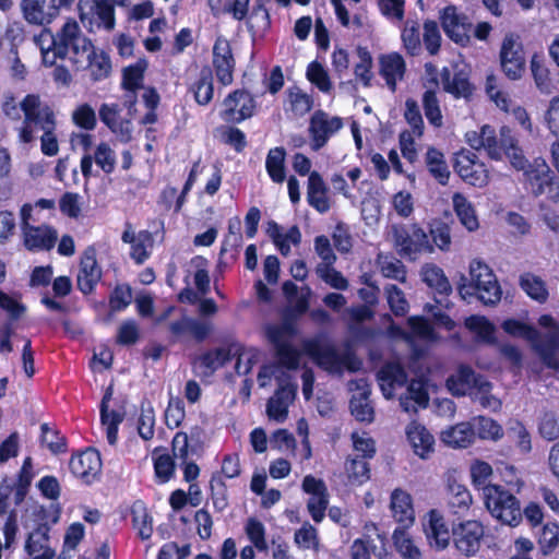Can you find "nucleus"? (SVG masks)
Here are the masks:
<instances>
[{
  "instance_id": "obj_1",
  "label": "nucleus",
  "mask_w": 559,
  "mask_h": 559,
  "mask_svg": "<svg viewBox=\"0 0 559 559\" xmlns=\"http://www.w3.org/2000/svg\"><path fill=\"white\" fill-rule=\"evenodd\" d=\"M465 138L471 147L485 150L492 159L499 160L506 155L515 169L523 171L526 187L533 194H545L552 202L559 201V182L554 179L547 163L536 158L528 164L510 128L502 127L498 139L495 129L486 124L479 131H468Z\"/></svg>"
},
{
  "instance_id": "obj_2",
  "label": "nucleus",
  "mask_w": 559,
  "mask_h": 559,
  "mask_svg": "<svg viewBox=\"0 0 559 559\" xmlns=\"http://www.w3.org/2000/svg\"><path fill=\"white\" fill-rule=\"evenodd\" d=\"M24 120L19 128V141L27 144L36 140V132L43 131L40 150L46 156H55L59 152L53 110L35 94L26 95L22 100Z\"/></svg>"
},
{
  "instance_id": "obj_3",
  "label": "nucleus",
  "mask_w": 559,
  "mask_h": 559,
  "mask_svg": "<svg viewBox=\"0 0 559 559\" xmlns=\"http://www.w3.org/2000/svg\"><path fill=\"white\" fill-rule=\"evenodd\" d=\"M296 333V326L292 322L270 325L266 329V336L275 347L280 365H266L260 369L258 383L261 388L269 385L273 377L280 385L286 384L288 381L284 379L286 373L283 367L289 370L298 368L301 354L292 345V340Z\"/></svg>"
},
{
  "instance_id": "obj_4",
  "label": "nucleus",
  "mask_w": 559,
  "mask_h": 559,
  "mask_svg": "<svg viewBox=\"0 0 559 559\" xmlns=\"http://www.w3.org/2000/svg\"><path fill=\"white\" fill-rule=\"evenodd\" d=\"M64 38L73 41L71 63L76 70H88L94 81L106 79L111 71L109 57L99 49H96L92 41L86 38L79 24L73 20L66 22Z\"/></svg>"
},
{
  "instance_id": "obj_5",
  "label": "nucleus",
  "mask_w": 559,
  "mask_h": 559,
  "mask_svg": "<svg viewBox=\"0 0 559 559\" xmlns=\"http://www.w3.org/2000/svg\"><path fill=\"white\" fill-rule=\"evenodd\" d=\"M389 235L399 254L409 260H417L423 253L433 252L428 234L418 224H393Z\"/></svg>"
},
{
  "instance_id": "obj_6",
  "label": "nucleus",
  "mask_w": 559,
  "mask_h": 559,
  "mask_svg": "<svg viewBox=\"0 0 559 559\" xmlns=\"http://www.w3.org/2000/svg\"><path fill=\"white\" fill-rule=\"evenodd\" d=\"M301 348L320 368L330 373H341L345 368L356 370L359 365L349 353L341 355L333 345L325 344L319 336L304 340Z\"/></svg>"
},
{
  "instance_id": "obj_7",
  "label": "nucleus",
  "mask_w": 559,
  "mask_h": 559,
  "mask_svg": "<svg viewBox=\"0 0 559 559\" xmlns=\"http://www.w3.org/2000/svg\"><path fill=\"white\" fill-rule=\"evenodd\" d=\"M471 285L462 284L459 287L460 295L466 299L467 296L474 295V290L478 299L485 305H492L500 300L501 290L490 267L478 259H474L469 263Z\"/></svg>"
},
{
  "instance_id": "obj_8",
  "label": "nucleus",
  "mask_w": 559,
  "mask_h": 559,
  "mask_svg": "<svg viewBox=\"0 0 559 559\" xmlns=\"http://www.w3.org/2000/svg\"><path fill=\"white\" fill-rule=\"evenodd\" d=\"M483 496L487 510L495 519L510 526H516L521 522L519 500L502 486H485Z\"/></svg>"
},
{
  "instance_id": "obj_9",
  "label": "nucleus",
  "mask_w": 559,
  "mask_h": 559,
  "mask_svg": "<svg viewBox=\"0 0 559 559\" xmlns=\"http://www.w3.org/2000/svg\"><path fill=\"white\" fill-rule=\"evenodd\" d=\"M500 63L504 74L511 80H519L525 70V58L520 37L507 34L500 49Z\"/></svg>"
},
{
  "instance_id": "obj_10",
  "label": "nucleus",
  "mask_w": 559,
  "mask_h": 559,
  "mask_svg": "<svg viewBox=\"0 0 559 559\" xmlns=\"http://www.w3.org/2000/svg\"><path fill=\"white\" fill-rule=\"evenodd\" d=\"M484 526L476 520H467L453 525L452 536L455 548L463 555L474 556L480 548Z\"/></svg>"
},
{
  "instance_id": "obj_11",
  "label": "nucleus",
  "mask_w": 559,
  "mask_h": 559,
  "mask_svg": "<svg viewBox=\"0 0 559 559\" xmlns=\"http://www.w3.org/2000/svg\"><path fill=\"white\" fill-rule=\"evenodd\" d=\"M80 17L91 26L110 31L115 26V9L108 0H79Z\"/></svg>"
},
{
  "instance_id": "obj_12",
  "label": "nucleus",
  "mask_w": 559,
  "mask_h": 559,
  "mask_svg": "<svg viewBox=\"0 0 559 559\" xmlns=\"http://www.w3.org/2000/svg\"><path fill=\"white\" fill-rule=\"evenodd\" d=\"M301 487L310 496L307 501L310 516L316 523L322 522L329 506V492L325 483L312 475H307L302 480Z\"/></svg>"
},
{
  "instance_id": "obj_13",
  "label": "nucleus",
  "mask_w": 559,
  "mask_h": 559,
  "mask_svg": "<svg viewBox=\"0 0 559 559\" xmlns=\"http://www.w3.org/2000/svg\"><path fill=\"white\" fill-rule=\"evenodd\" d=\"M343 128V121L340 117L330 116L323 110H317L309 123V133L312 139L311 147L314 151L320 150L326 144L329 139Z\"/></svg>"
},
{
  "instance_id": "obj_14",
  "label": "nucleus",
  "mask_w": 559,
  "mask_h": 559,
  "mask_svg": "<svg viewBox=\"0 0 559 559\" xmlns=\"http://www.w3.org/2000/svg\"><path fill=\"white\" fill-rule=\"evenodd\" d=\"M501 328L508 335L527 341L548 367L556 366L552 358L546 354L540 333L536 328L519 319H507L502 322Z\"/></svg>"
},
{
  "instance_id": "obj_15",
  "label": "nucleus",
  "mask_w": 559,
  "mask_h": 559,
  "mask_svg": "<svg viewBox=\"0 0 559 559\" xmlns=\"http://www.w3.org/2000/svg\"><path fill=\"white\" fill-rule=\"evenodd\" d=\"M454 168L459 176L472 186L484 187L488 182V170L483 163L476 160L475 154L469 151L456 154Z\"/></svg>"
},
{
  "instance_id": "obj_16",
  "label": "nucleus",
  "mask_w": 559,
  "mask_h": 559,
  "mask_svg": "<svg viewBox=\"0 0 559 559\" xmlns=\"http://www.w3.org/2000/svg\"><path fill=\"white\" fill-rule=\"evenodd\" d=\"M93 163L105 174H111L115 170L116 153L107 142H100L93 148L92 153L83 154L80 167L85 179L95 176Z\"/></svg>"
},
{
  "instance_id": "obj_17",
  "label": "nucleus",
  "mask_w": 559,
  "mask_h": 559,
  "mask_svg": "<svg viewBox=\"0 0 559 559\" xmlns=\"http://www.w3.org/2000/svg\"><path fill=\"white\" fill-rule=\"evenodd\" d=\"M423 530L430 548L444 550L451 539L443 515L438 510H430L423 520Z\"/></svg>"
},
{
  "instance_id": "obj_18",
  "label": "nucleus",
  "mask_w": 559,
  "mask_h": 559,
  "mask_svg": "<svg viewBox=\"0 0 559 559\" xmlns=\"http://www.w3.org/2000/svg\"><path fill=\"white\" fill-rule=\"evenodd\" d=\"M222 118L227 122H241L253 115L255 103L246 91H235L225 98Z\"/></svg>"
},
{
  "instance_id": "obj_19",
  "label": "nucleus",
  "mask_w": 559,
  "mask_h": 559,
  "mask_svg": "<svg viewBox=\"0 0 559 559\" xmlns=\"http://www.w3.org/2000/svg\"><path fill=\"white\" fill-rule=\"evenodd\" d=\"M72 474L85 484L93 483L102 472V460L98 451L87 449L73 455L69 463Z\"/></svg>"
},
{
  "instance_id": "obj_20",
  "label": "nucleus",
  "mask_w": 559,
  "mask_h": 559,
  "mask_svg": "<svg viewBox=\"0 0 559 559\" xmlns=\"http://www.w3.org/2000/svg\"><path fill=\"white\" fill-rule=\"evenodd\" d=\"M444 33L455 43L465 45L469 40L471 24L454 5L445 7L440 14Z\"/></svg>"
},
{
  "instance_id": "obj_21",
  "label": "nucleus",
  "mask_w": 559,
  "mask_h": 559,
  "mask_svg": "<svg viewBox=\"0 0 559 559\" xmlns=\"http://www.w3.org/2000/svg\"><path fill=\"white\" fill-rule=\"evenodd\" d=\"M348 389L353 392L350 399V411L357 420L372 421L373 407L369 401L370 389L365 378L355 379L348 382Z\"/></svg>"
},
{
  "instance_id": "obj_22",
  "label": "nucleus",
  "mask_w": 559,
  "mask_h": 559,
  "mask_svg": "<svg viewBox=\"0 0 559 559\" xmlns=\"http://www.w3.org/2000/svg\"><path fill=\"white\" fill-rule=\"evenodd\" d=\"M21 9L26 22L47 25L59 14L57 0H22Z\"/></svg>"
},
{
  "instance_id": "obj_23",
  "label": "nucleus",
  "mask_w": 559,
  "mask_h": 559,
  "mask_svg": "<svg viewBox=\"0 0 559 559\" xmlns=\"http://www.w3.org/2000/svg\"><path fill=\"white\" fill-rule=\"evenodd\" d=\"M379 74L385 81L391 92L396 91L397 84L403 81L406 72V63L397 52L380 55L378 58Z\"/></svg>"
},
{
  "instance_id": "obj_24",
  "label": "nucleus",
  "mask_w": 559,
  "mask_h": 559,
  "mask_svg": "<svg viewBox=\"0 0 559 559\" xmlns=\"http://www.w3.org/2000/svg\"><path fill=\"white\" fill-rule=\"evenodd\" d=\"M213 64L218 81L223 85H229L233 82V70L235 61L229 41L224 37H217L214 44Z\"/></svg>"
},
{
  "instance_id": "obj_25",
  "label": "nucleus",
  "mask_w": 559,
  "mask_h": 559,
  "mask_svg": "<svg viewBox=\"0 0 559 559\" xmlns=\"http://www.w3.org/2000/svg\"><path fill=\"white\" fill-rule=\"evenodd\" d=\"M121 239L124 243L131 246L130 255L138 264L148 259L153 248V237L150 231L141 230L135 233L131 225L127 224Z\"/></svg>"
},
{
  "instance_id": "obj_26",
  "label": "nucleus",
  "mask_w": 559,
  "mask_h": 559,
  "mask_svg": "<svg viewBox=\"0 0 559 559\" xmlns=\"http://www.w3.org/2000/svg\"><path fill=\"white\" fill-rule=\"evenodd\" d=\"M405 432L407 441L417 456L426 460L433 453L435 438L424 425L412 421L406 426Z\"/></svg>"
},
{
  "instance_id": "obj_27",
  "label": "nucleus",
  "mask_w": 559,
  "mask_h": 559,
  "mask_svg": "<svg viewBox=\"0 0 559 559\" xmlns=\"http://www.w3.org/2000/svg\"><path fill=\"white\" fill-rule=\"evenodd\" d=\"M22 234L24 246L29 251L50 250L58 238L57 231L48 225L24 227Z\"/></svg>"
},
{
  "instance_id": "obj_28",
  "label": "nucleus",
  "mask_w": 559,
  "mask_h": 559,
  "mask_svg": "<svg viewBox=\"0 0 559 559\" xmlns=\"http://www.w3.org/2000/svg\"><path fill=\"white\" fill-rule=\"evenodd\" d=\"M49 527L38 522L37 527L31 532L25 542L24 549L32 559H52L55 550L49 545Z\"/></svg>"
},
{
  "instance_id": "obj_29",
  "label": "nucleus",
  "mask_w": 559,
  "mask_h": 559,
  "mask_svg": "<svg viewBox=\"0 0 559 559\" xmlns=\"http://www.w3.org/2000/svg\"><path fill=\"white\" fill-rule=\"evenodd\" d=\"M102 276L100 267L97 264L95 251L87 249L84 251L80 270L78 273V286L83 294H90Z\"/></svg>"
},
{
  "instance_id": "obj_30",
  "label": "nucleus",
  "mask_w": 559,
  "mask_h": 559,
  "mask_svg": "<svg viewBox=\"0 0 559 559\" xmlns=\"http://www.w3.org/2000/svg\"><path fill=\"white\" fill-rule=\"evenodd\" d=\"M307 201L319 213H326L331 209L329 188L318 171H312L308 177Z\"/></svg>"
},
{
  "instance_id": "obj_31",
  "label": "nucleus",
  "mask_w": 559,
  "mask_h": 559,
  "mask_svg": "<svg viewBox=\"0 0 559 559\" xmlns=\"http://www.w3.org/2000/svg\"><path fill=\"white\" fill-rule=\"evenodd\" d=\"M407 376L399 362L385 364L377 373V380L385 399H391L395 390L406 383Z\"/></svg>"
},
{
  "instance_id": "obj_32",
  "label": "nucleus",
  "mask_w": 559,
  "mask_h": 559,
  "mask_svg": "<svg viewBox=\"0 0 559 559\" xmlns=\"http://www.w3.org/2000/svg\"><path fill=\"white\" fill-rule=\"evenodd\" d=\"M296 395V386L290 382L281 384L275 394L269 400L266 413L270 418L282 423L286 419L288 407Z\"/></svg>"
},
{
  "instance_id": "obj_33",
  "label": "nucleus",
  "mask_w": 559,
  "mask_h": 559,
  "mask_svg": "<svg viewBox=\"0 0 559 559\" xmlns=\"http://www.w3.org/2000/svg\"><path fill=\"white\" fill-rule=\"evenodd\" d=\"M390 509L394 520L402 524V527L412 526L415 521V510L412 496L400 488L391 493Z\"/></svg>"
},
{
  "instance_id": "obj_34",
  "label": "nucleus",
  "mask_w": 559,
  "mask_h": 559,
  "mask_svg": "<svg viewBox=\"0 0 559 559\" xmlns=\"http://www.w3.org/2000/svg\"><path fill=\"white\" fill-rule=\"evenodd\" d=\"M440 78L443 91L455 98H467L473 92L468 76L463 70L452 72L449 68H443L440 72Z\"/></svg>"
},
{
  "instance_id": "obj_35",
  "label": "nucleus",
  "mask_w": 559,
  "mask_h": 559,
  "mask_svg": "<svg viewBox=\"0 0 559 559\" xmlns=\"http://www.w3.org/2000/svg\"><path fill=\"white\" fill-rule=\"evenodd\" d=\"M392 543L402 559H423L419 542L408 532L407 527H396L392 533Z\"/></svg>"
},
{
  "instance_id": "obj_36",
  "label": "nucleus",
  "mask_w": 559,
  "mask_h": 559,
  "mask_svg": "<svg viewBox=\"0 0 559 559\" xmlns=\"http://www.w3.org/2000/svg\"><path fill=\"white\" fill-rule=\"evenodd\" d=\"M484 377L476 376L469 367L462 366L459 370L448 378L447 386L453 395L462 396L469 394L473 395L475 386L478 385V380Z\"/></svg>"
},
{
  "instance_id": "obj_37",
  "label": "nucleus",
  "mask_w": 559,
  "mask_h": 559,
  "mask_svg": "<svg viewBox=\"0 0 559 559\" xmlns=\"http://www.w3.org/2000/svg\"><path fill=\"white\" fill-rule=\"evenodd\" d=\"M266 233L280 252L284 255L290 253L292 245L297 246L301 240V234L297 226H292L285 231L277 223L269 222Z\"/></svg>"
},
{
  "instance_id": "obj_38",
  "label": "nucleus",
  "mask_w": 559,
  "mask_h": 559,
  "mask_svg": "<svg viewBox=\"0 0 559 559\" xmlns=\"http://www.w3.org/2000/svg\"><path fill=\"white\" fill-rule=\"evenodd\" d=\"M441 441L454 449L467 448L474 442V429L471 421H463L441 432Z\"/></svg>"
},
{
  "instance_id": "obj_39",
  "label": "nucleus",
  "mask_w": 559,
  "mask_h": 559,
  "mask_svg": "<svg viewBox=\"0 0 559 559\" xmlns=\"http://www.w3.org/2000/svg\"><path fill=\"white\" fill-rule=\"evenodd\" d=\"M408 326L411 333H406L402 329L391 325L390 335L393 337H402L411 342L412 337H418L427 341L436 338L433 328L431 324L421 317H412L408 319Z\"/></svg>"
},
{
  "instance_id": "obj_40",
  "label": "nucleus",
  "mask_w": 559,
  "mask_h": 559,
  "mask_svg": "<svg viewBox=\"0 0 559 559\" xmlns=\"http://www.w3.org/2000/svg\"><path fill=\"white\" fill-rule=\"evenodd\" d=\"M428 393L421 380H412L407 386L406 394L401 396L400 404L407 413H416L418 408L428 405Z\"/></svg>"
},
{
  "instance_id": "obj_41",
  "label": "nucleus",
  "mask_w": 559,
  "mask_h": 559,
  "mask_svg": "<svg viewBox=\"0 0 559 559\" xmlns=\"http://www.w3.org/2000/svg\"><path fill=\"white\" fill-rule=\"evenodd\" d=\"M465 328L478 342L486 344L496 343V326L484 316H471L465 319Z\"/></svg>"
},
{
  "instance_id": "obj_42",
  "label": "nucleus",
  "mask_w": 559,
  "mask_h": 559,
  "mask_svg": "<svg viewBox=\"0 0 559 559\" xmlns=\"http://www.w3.org/2000/svg\"><path fill=\"white\" fill-rule=\"evenodd\" d=\"M423 282L438 294L447 295L452 290L443 270L436 264L426 263L420 270Z\"/></svg>"
},
{
  "instance_id": "obj_43",
  "label": "nucleus",
  "mask_w": 559,
  "mask_h": 559,
  "mask_svg": "<svg viewBox=\"0 0 559 559\" xmlns=\"http://www.w3.org/2000/svg\"><path fill=\"white\" fill-rule=\"evenodd\" d=\"M453 209L461 224L468 230L475 231L479 227V222L472 203L461 193H454L452 197Z\"/></svg>"
},
{
  "instance_id": "obj_44",
  "label": "nucleus",
  "mask_w": 559,
  "mask_h": 559,
  "mask_svg": "<svg viewBox=\"0 0 559 559\" xmlns=\"http://www.w3.org/2000/svg\"><path fill=\"white\" fill-rule=\"evenodd\" d=\"M425 162L429 174L440 185H447L450 178V170L443 153L435 147H429L426 153Z\"/></svg>"
},
{
  "instance_id": "obj_45",
  "label": "nucleus",
  "mask_w": 559,
  "mask_h": 559,
  "mask_svg": "<svg viewBox=\"0 0 559 559\" xmlns=\"http://www.w3.org/2000/svg\"><path fill=\"white\" fill-rule=\"evenodd\" d=\"M538 324L547 330L546 343L543 342V346L548 357H551L556 362L554 368H558L559 364L552 352L559 349V323H557L551 316L544 314L538 319Z\"/></svg>"
},
{
  "instance_id": "obj_46",
  "label": "nucleus",
  "mask_w": 559,
  "mask_h": 559,
  "mask_svg": "<svg viewBox=\"0 0 559 559\" xmlns=\"http://www.w3.org/2000/svg\"><path fill=\"white\" fill-rule=\"evenodd\" d=\"M307 80L313 84L320 92L331 94L333 91V83L331 81L329 71L325 67L318 62L312 61L308 64L306 70Z\"/></svg>"
},
{
  "instance_id": "obj_47",
  "label": "nucleus",
  "mask_w": 559,
  "mask_h": 559,
  "mask_svg": "<svg viewBox=\"0 0 559 559\" xmlns=\"http://www.w3.org/2000/svg\"><path fill=\"white\" fill-rule=\"evenodd\" d=\"M507 437L521 454H527L532 450V439L525 426L518 420H511L507 428Z\"/></svg>"
},
{
  "instance_id": "obj_48",
  "label": "nucleus",
  "mask_w": 559,
  "mask_h": 559,
  "mask_svg": "<svg viewBox=\"0 0 559 559\" xmlns=\"http://www.w3.org/2000/svg\"><path fill=\"white\" fill-rule=\"evenodd\" d=\"M471 425H473L474 437L478 436L483 440L497 441L503 436L502 427L491 418L475 417L471 420Z\"/></svg>"
},
{
  "instance_id": "obj_49",
  "label": "nucleus",
  "mask_w": 559,
  "mask_h": 559,
  "mask_svg": "<svg viewBox=\"0 0 559 559\" xmlns=\"http://www.w3.org/2000/svg\"><path fill=\"white\" fill-rule=\"evenodd\" d=\"M285 150L283 147L271 148L265 159V168L274 182L282 183L285 180Z\"/></svg>"
},
{
  "instance_id": "obj_50",
  "label": "nucleus",
  "mask_w": 559,
  "mask_h": 559,
  "mask_svg": "<svg viewBox=\"0 0 559 559\" xmlns=\"http://www.w3.org/2000/svg\"><path fill=\"white\" fill-rule=\"evenodd\" d=\"M448 489L450 495L449 503L454 512L464 513L467 511L473 502V498L468 489L455 480L449 481Z\"/></svg>"
},
{
  "instance_id": "obj_51",
  "label": "nucleus",
  "mask_w": 559,
  "mask_h": 559,
  "mask_svg": "<svg viewBox=\"0 0 559 559\" xmlns=\"http://www.w3.org/2000/svg\"><path fill=\"white\" fill-rule=\"evenodd\" d=\"M66 29V23L58 33V44L47 51L41 52L43 62L46 66H53L57 58H68L71 61V52L74 40H68L63 36Z\"/></svg>"
},
{
  "instance_id": "obj_52",
  "label": "nucleus",
  "mask_w": 559,
  "mask_h": 559,
  "mask_svg": "<svg viewBox=\"0 0 559 559\" xmlns=\"http://www.w3.org/2000/svg\"><path fill=\"white\" fill-rule=\"evenodd\" d=\"M191 92L199 105H207L213 98V78L209 70H203L199 79L191 85Z\"/></svg>"
},
{
  "instance_id": "obj_53",
  "label": "nucleus",
  "mask_w": 559,
  "mask_h": 559,
  "mask_svg": "<svg viewBox=\"0 0 559 559\" xmlns=\"http://www.w3.org/2000/svg\"><path fill=\"white\" fill-rule=\"evenodd\" d=\"M133 527L142 539H148L153 533L152 519L142 502H135L131 509Z\"/></svg>"
},
{
  "instance_id": "obj_54",
  "label": "nucleus",
  "mask_w": 559,
  "mask_h": 559,
  "mask_svg": "<svg viewBox=\"0 0 559 559\" xmlns=\"http://www.w3.org/2000/svg\"><path fill=\"white\" fill-rule=\"evenodd\" d=\"M521 287L522 289L533 299L538 302L546 301L548 297V290L545 286L544 281L531 273H526L521 276Z\"/></svg>"
},
{
  "instance_id": "obj_55",
  "label": "nucleus",
  "mask_w": 559,
  "mask_h": 559,
  "mask_svg": "<svg viewBox=\"0 0 559 559\" xmlns=\"http://www.w3.org/2000/svg\"><path fill=\"white\" fill-rule=\"evenodd\" d=\"M542 551L547 555L552 551L559 543V525L556 522H548L536 532Z\"/></svg>"
},
{
  "instance_id": "obj_56",
  "label": "nucleus",
  "mask_w": 559,
  "mask_h": 559,
  "mask_svg": "<svg viewBox=\"0 0 559 559\" xmlns=\"http://www.w3.org/2000/svg\"><path fill=\"white\" fill-rule=\"evenodd\" d=\"M345 472L352 485H362L370 478L369 465L362 459H347Z\"/></svg>"
},
{
  "instance_id": "obj_57",
  "label": "nucleus",
  "mask_w": 559,
  "mask_h": 559,
  "mask_svg": "<svg viewBox=\"0 0 559 559\" xmlns=\"http://www.w3.org/2000/svg\"><path fill=\"white\" fill-rule=\"evenodd\" d=\"M147 68L145 60H139L134 64L129 66L123 71L122 85L126 90L135 92L143 85V74Z\"/></svg>"
},
{
  "instance_id": "obj_58",
  "label": "nucleus",
  "mask_w": 559,
  "mask_h": 559,
  "mask_svg": "<svg viewBox=\"0 0 559 559\" xmlns=\"http://www.w3.org/2000/svg\"><path fill=\"white\" fill-rule=\"evenodd\" d=\"M378 265L380 267V272L383 276L388 278H393L400 282H405L406 278V270L403 263L389 255L379 254L378 255Z\"/></svg>"
},
{
  "instance_id": "obj_59",
  "label": "nucleus",
  "mask_w": 559,
  "mask_h": 559,
  "mask_svg": "<svg viewBox=\"0 0 559 559\" xmlns=\"http://www.w3.org/2000/svg\"><path fill=\"white\" fill-rule=\"evenodd\" d=\"M155 412L151 403L141 405V413L138 419V432L140 437L148 441L153 439L155 433Z\"/></svg>"
},
{
  "instance_id": "obj_60",
  "label": "nucleus",
  "mask_w": 559,
  "mask_h": 559,
  "mask_svg": "<svg viewBox=\"0 0 559 559\" xmlns=\"http://www.w3.org/2000/svg\"><path fill=\"white\" fill-rule=\"evenodd\" d=\"M155 476L158 483H167L175 474V463L169 454H158V449L153 452Z\"/></svg>"
},
{
  "instance_id": "obj_61",
  "label": "nucleus",
  "mask_w": 559,
  "mask_h": 559,
  "mask_svg": "<svg viewBox=\"0 0 559 559\" xmlns=\"http://www.w3.org/2000/svg\"><path fill=\"white\" fill-rule=\"evenodd\" d=\"M228 360L229 352L224 348H219L202 355L198 359V365L200 368H203V372L207 374L223 367Z\"/></svg>"
},
{
  "instance_id": "obj_62",
  "label": "nucleus",
  "mask_w": 559,
  "mask_h": 559,
  "mask_svg": "<svg viewBox=\"0 0 559 559\" xmlns=\"http://www.w3.org/2000/svg\"><path fill=\"white\" fill-rule=\"evenodd\" d=\"M245 532L257 550H267V542L265 538L266 532L262 522L254 518H250L245 525Z\"/></svg>"
},
{
  "instance_id": "obj_63",
  "label": "nucleus",
  "mask_w": 559,
  "mask_h": 559,
  "mask_svg": "<svg viewBox=\"0 0 559 559\" xmlns=\"http://www.w3.org/2000/svg\"><path fill=\"white\" fill-rule=\"evenodd\" d=\"M478 385L475 386L472 397L478 401L480 405L490 411H498L501 407V402L491 392V384L485 378L478 380Z\"/></svg>"
},
{
  "instance_id": "obj_64",
  "label": "nucleus",
  "mask_w": 559,
  "mask_h": 559,
  "mask_svg": "<svg viewBox=\"0 0 559 559\" xmlns=\"http://www.w3.org/2000/svg\"><path fill=\"white\" fill-rule=\"evenodd\" d=\"M288 104L290 110L297 116H304L311 110L313 100L310 95L298 87L288 90Z\"/></svg>"
}]
</instances>
